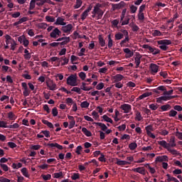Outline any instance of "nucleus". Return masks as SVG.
<instances>
[{"label": "nucleus", "mask_w": 182, "mask_h": 182, "mask_svg": "<svg viewBox=\"0 0 182 182\" xmlns=\"http://www.w3.org/2000/svg\"><path fill=\"white\" fill-rule=\"evenodd\" d=\"M36 3L35 0H31L30 4H29V9H28L29 10L34 9L35 7H36Z\"/></svg>", "instance_id": "nucleus-43"}, {"label": "nucleus", "mask_w": 182, "mask_h": 182, "mask_svg": "<svg viewBox=\"0 0 182 182\" xmlns=\"http://www.w3.org/2000/svg\"><path fill=\"white\" fill-rule=\"evenodd\" d=\"M171 109V105H168V104L161 106V109L163 112H167L168 109Z\"/></svg>", "instance_id": "nucleus-33"}, {"label": "nucleus", "mask_w": 182, "mask_h": 182, "mask_svg": "<svg viewBox=\"0 0 182 182\" xmlns=\"http://www.w3.org/2000/svg\"><path fill=\"white\" fill-rule=\"evenodd\" d=\"M56 144H58V143H48V144H46V146L47 147H49V148L52 149H54L57 147Z\"/></svg>", "instance_id": "nucleus-53"}, {"label": "nucleus", "mask_w": 182, "mask_h": 182, "mask_svg": "<svg viewBox=\"0 0 182 182\" xmlns=\"http://www.w3.org/2000/svg\"><path fill=\"white\" fill-rule=\"evenodd\" d=\"M18 42H20V43H22L23 46H28L29 45V41L24 36H21L18 37Z\"/></svg>", "instance_id": "nucleus-8"}, {"label": "nucleus", "mask_w": 182, "mask_h": 182, "mask_svg": "<svg viewBox=\"0 0 182 182\" xmlns=\"http://www.w3.org/2000/svg\"><path fill=\"white\" fill-rule=\"evenodd\" d=\"M153 95V92H144L143 93L142 95H141L139 97V100H142L146 97H149Z\"/></svg>", "instance_id": "nucleus-19"}, {"label": "nucleus", "mask_w": 182, "mask_h": 182, "mask_svg": "<svg viewBox=\"0 0 182 182\" xmlns=\"http://www.w3.org/2000/svg\"><path fill=\"white\" fill-rule=\"evenodd\" d=\"M134 119L138 122H141L143 120V117L140 112H136Z\"/></svg>", "instance_id": "nucleus-30"}, {"label": "nucleus", "mask_w": 182, "mask_h": 182, "mask_svg": "<svg viewBox=\"0 0 182 182\" xmlns=\"http://www.w3.org/2000/svg\"><path fill=\"white\" fill-rule=\"evenodd\" d=\"M158 45H161V46H167L168 45H171L172 41L171 40H160L157 41Z\"/></svg>", "instance_id": "nucleus-13"}, {"label": "nucleus", "mask_w": 182, "mask_h": 182, "mask_svg": "<svg viewBox=\"0 0 182 182\" xmlns=\"http://www.w3.org/2000/svg\"><path fill=\"white\" fill-rule=\"evenodd\" d=\"M46 20L48 22H54L55 21V18L51 16H46Z\"/></svg>", "instance_id": "nucleus-61"}, {"label": "nucleus", "mask_w": 182, "mask_h": 182, "mask_svg": "<svg viewBox=\"0 0 182 182\" xmlns=\"http://www.w3.org/2000/svg\"><path fill=\"white\" fill-rule=\"evenodd\" d=\"M82 132L87 136V137H91L92 136V134L90 131H89L86 127L82 128Z\"/></svg>", "instance_id": "nucleus-23"}, {"label": "nucleus", "mask_w": 182, "mask_h": 182, "mask_svg": "<svg viewBox=\"0 0 182 182\" xmlns=\"http://www.w3.org/2000/svg\"><path fill=\"white\" fill-rule=\"evenodd\" d=\"M132 171L134 172L138 173L143 176L146 175V170L144 167H137V168H133Z\"/></svg>", "instance_id": "nucleus-10"}, {"label": "nucleus", "mask_w": 182, "mask_h": 182, "mask_svg": "<svg viewBox=\"0 0 182 182\" xmlns=\"http://www.w3.org/2000/svg\"><path fill=\"white\" fill-rule=\"evenodd\" d=\"M102 119L105 122L110 124H113L114 122L112 118L109 117L107 114L102 116Z\"/></svg>", "instance_id": "nucleus-28"}, {"label": "nucleus", "mask_w": 182, "mask_h": 182, "mask_svg": "<svg viewBox=\"0 0 182 182\" xmlns=\"http://www.w3.org/2000/svg\"><path fill=\"white\" fill-rule=\"evenodd\" d=\"M176 116H177V111L174 110V109H171L169 112H168V117H176Z\"/></svg>", "instance_id": "nucleus-46"}, {"label": "nucleus", "mask_w": 182, "mask_h": 182, "mask_svg": "<svg viewBox=\"0 0 182 182\" xmlns=\"http://www.w3.org/2000/svg\"><path fill=\"white\" fill-rule=\"evenodd\" d=\"M153 36H161L162 33L159 30H154L152 33Z\"/></svg>", "instance_id": "nucleus-58"}, {"label": "nucleus", "mask_w": 182, "mask_h": 182, "mask_svg": "<svg viewBox=\"0 0 182 182\" xmlns=\"http://www.w3.org/2000/svg\"><path fill=\"white\" fill-rule=\"evenodd\" d=\"M61 33H62L61 31L58 28H55L50 33V38H58V36H60Z\"/></svg>", "instance_id": "nucleus-9"}, {"label": "nucleus", "mask_w": 182, "mask_h": 182, "mask_svg": "<svg viewBox=\"0 0 182 182\" xmlns=\"http://www.w3.org/2000/svg\"><path fill=\"white\" fill-rule=\"evenodd\" d=\"M176 136L179 139L182 140V132H178V129H177L176 132Z\"/></svg>", "instance_id": "nucleus-63"}, {"label": "nucleus", "mask_w": 182, "mask_h": 182, "mask_svg": "<svg viewBox=\"0 0 182 182\" xmlns=\"http://www.w3.org/2000/svg\"><path fill=\"white\" fill-rule=\"evenodd\" d=\"M89 15V12H87L86 10H85L82 13V14H81V16H80V18H81V19L82 20V21H84V20H85L86 19V18H87V16Z\"/></svg>", "instance_id": "nucleus-47"}, {"label": "nucleus", "mask_w": 182, "mask_h": 182, "mask_svg": "<svg viewBox=\"0 0 182 182\" xmlns=\"http://www.w3.org/2000/svg\"><path fill=\"white\" fill-rule=\"evenodd\" d=\"M145 167L147 168L148 169H149V172L151 173V174H154L156 173V169L155 168H153L150 166L149 164H146L145 165Z\"/></svg>", "instance_id": "nucleus-36"}, {"label": "nucleus", "mask_w": 182, "mask_h": 182, "mask_svg": "<svg viewBox=\"0 0 182 182\" xmlns=\"http://www.w3.org/2000/svg\"><path fill=\"white\" fill-rule=\"evenodd\" d=\"M41 37L38 36V41H33V46H38L41 45V46H45V45H47L46 43H43V40L41 38Z\"/></svg>", "instance_id": "nucleus-15"}, {"label": "nucleus", "mask_w": 182, "mask_h": 182, "mask_svg": "<svg viewBox=\"0 0 182 182\" xmlns=\"http://www.w3.org/2000/svg\"><path fill=\"white\" fill-rule=\"evenodd\" d=\"M120 109L124 111V114H129L132 111V105L129 104H123L120 106Z\"/></svg>", "instance_id": "nucleus-6"}, {"label": "nucleus", "mask_w": 182, "mask_h": 182, "mask_svg": "<svg viewBox=\"0 0 182 182\" xmlns=\"http://www.w3.org/2000/svg\"><path fill=\"white\" fill-rule=\"evenodd\" d=\"M60 62L63 60V63H61V66H65V65H68L69 63V58H67L66 57H61L60 58Z\"/></svg>", "instance_id": "nucleus-34"}, {"label": "nucleus", "mask_w": 182, "mask_h": 182, "mask_svg": "<svg viewBox=\"0 0 182 182\" xmlns=\"http://www.w3.org/2000/svg\"><path fill=\"white\" fill-rule=\"evenodd\" d=\"M145 130L146 132V134L154 131L153 125H148L145 127Z\"/></svg>", "instance_id": "nucleus-50"}, {"label": "nucleus", "mask_w": 182, "mask_h": 182, "mask_svg": "<svg viewBox=\"0 0 182 182\" xmlns=\"http://www.w3.org/2000/svg\"><path fill=\"white\" fill-rule=\"evenodd\" d=\"M80 173H74L73 174V176H71V179L73 180V181H76V180H78L80 179Z\"/></svg>", "instance_id": "nucleus-52"}, {"label": "nucleus", "mask_w": 182, "mask_h": 182, "mask_svg": "<svg viewBox=\"0 0 182 182\" xmlns=\"http://www.w3.org/2000/svg\"><path fill=\"white\" fill-rule=\"evenodd\" d=\"M159 145L161 146L164 147V149H167L168 151L170 149V144H168L166 141L165 140H161L158 141Z\"/></svg>", "instance_id": "nucleus-12"}, {"label": "nucleus", "mask_w": 182, "mask_h": 182, "mask_svg": "<svg viewBox=\"0 0 182 182\" xmlns=\"http://www.w3.org/2000/svg\"><path fill=\"white\" fill-rule=\"evenodd\" d=\"M65 19L61 18V17H58L56 20L55 24L56 25H61L62 26H65V25H66V23L64 22Z\"/></svg>", "instance_id": "nucleus-24"}, {"label": "nucleus", "mask_w": 182, "mask_h": 182, "mask_svg": "<svg viewBox=\"0 0 182 182\" xmlns=\"http://www.w3.org/2000/svg\"><path fill=\"white\" fill-rule=\"evenodd\" d=\"M99 43L101 46H105V40L103 38L102 36H99Z\"/></svg>", "instance_id": "nucleus-48"}, {"label": "nucleus", "mask_w": 182, "mask_h": 182, "mask_svg": "<svg viewBox=\"0 0 182 182\" xmlns=\"http://www.w3.org/2000/svg\"><path fill=\"white\" fill-rule=\"evenodd\" d=\"M82 4V0H76L75 5L74 6L75 9H79Z\"/></svg>", "instance_id": "nucleus-55"}, {"label": "nucleus", "mask_w": 182, "mask_h": 182, "mask_svg": "<svg viewBox=\"0 0 182 182\" xmlns=\"http://www.w3.org/2000/svg\"><path fill=\"white\" fill-rule=\"evenodd\" d=\"M21 173H22V175L26 177V178H29L30 175L28 173V169L26 167H23L21 169Z\"/></svg>", "instance_id": "nucleus-25"}, {"label": "nucleus", "mask_w": 182, "mask_h": 182, "mask_svg": "<svg viewBox=\"0 0 182 182\" xmlns=\"http://www.w3.org/2000/svg\"><path fill=\"white\" fill-rule=\"evenodd\" d=\"M46 86L49 88L50 91H55L57 87V85L54 83L53 81L46 82Z\"/></svg>", "instance_id": "nucleus-14"}, {"label": "nucleus", "mask_w": 182, "mask_h": 182, "mask_svg": "<svg viewBox=\"0 0 182 182\" xmlns=\"http://www.w3.org/2000/svg\"><path fill=\"white\" fill-rule=\"evenodd\" d=\"M117 164L118 166H127L131 164V162H129L127 161L119 160L117 161Z\"/></svg>", "instance_id": "nucleus-29"}, {"label": "nucleus", "mask_w": 182, "mask_h": 182, "mask_svg": "<svg viewBox=\"0 0 182 182\" xmlns=\"http://www.w3.org/2000/svg\"><path fill=\"white\" fill-rule=\"evenodd\" d=\"M89 107H90V103L87 101H84L80 104L81 108L86 109V108H88Z\"/></svg>", "instance_id": "nucleus-44"}, {"label": "nucleus", "mask_w": 182, "mask_h": 182, "mask_svg": "<svg viewBox=\"0 0 182 182\" xmlns=\"http://www.w3.org/2000/svg\"><path fill=\"white\" fill-rule=\"evenodd\" d=\"M124 79V75L121 74H117L113 77V80L114 82H119Z\"/></svg>", "instance_id": "nucleus-22"}, {"label": "nucleus", "mask_w": 182, "mask_h": 182, "mask_svg": "<svg viewBox=\"0 0 182 182\" xmlns=\"http://www.w3.org/2000/svg\"><path fill=\"white\" fill-rule=\"evenodd\" d=\"M73 28V27L72 24H68L67 26H63L61 28V31H63L64 33H68V32H71Z\"/></svg>", "instance_id": "nucleus-11"}, {"label": "nucleus", "mask_w": 182, "mask_h": 182, "mask_svg": "<svg viewBox=\"0 0 182 182\" xmlns=\"http://www.w3.org/2000/svg\"><path fill=\"white\" fill-rule=\"evenodd\" d=\"M53 176L54 178H60L64 177L63 173L62 171H60L58 173H54Z\"/></svg>", "instance_id": "nucleus-38"}, {"label": "nucleus", "mask_w": 182, "mask_h": 182, "mask_svg": "<svg viewBox=\"0 0 182 182\" xmlns=\"http://www.w3.org/2000/svg\"><path fill=\"white\" fill-rule=\"evenodd\" d=\"M77 80V74L70 75L67 78V85L71 87H76L78 85Z\"/></svg>", "instance_id": "nucleus-1"}, {"label": "nucleus", "mask_w": 182, "mask_h": 182, "mask_svg": "<svg viewBox=\"0 0 182 182\" xmlns=\"http://www.w3.org/2000/svg\"><path fill=\"white\" fill-rule=\"evenodd\" d=\"M0 182H11V180L4 176H0Z\"/></svg>", "instance_id": "nucleus-64"}, {"label": "nucleus", "mask_w": 182, "mask_h": 182, "mask_svg": "<svg viewBox=\"0 0 182 182\" xmlns=\"http://www.w3.org/2000/svg\"><path fill=\"white\" fill-rule=\"evenodd\" d=\"M37 6H40L45 4V0H34Z\"/></svg>", "instance_id": "nucleus-62"}, {"label": "nucleus", "mask_w": 182, "mask_h": 182, "mask_svg": "<svg viewBox=\"0 0 182 182\" xmlns=\"http://www.w3.org/2000/svg\"><path fill=\"white\" fill-rule=\"evenodd\" d=\"M138 18L140 21H143L145 19V16L144 12H139L138 14Z\"/></svg>", "instance_id": "nucleus-59"}, {"label": "nucleus", "mask_w": 182, "mask_h": 182, "mask_svg": "<svg viewBox=\"0 0 182 182\" xmlns=\"http://www.w3.org/2000/svg\"><path fill=\"white\" fill-rule=\"evenodd\" d=\"M130 18L128 17L125 18V20L122 21V26H124L125 25H129Z\"/></svg>", "instance_id": "nucleus-54"}, {"label": "nucleus", "mask_w": 182, "mask_h": 182, "mask_svg": "<svg viewBox=\"0 0 182 182\" xmlns=\"http://www.w3.org/2000/svg\"><path fill=\"white\" fill-rule=\"evenodd\" d=\"M78 76L82 80H85L86 79V73H84V72H80L79 74H78Z\"/></svg>", "instance_id": "nucleus-56"}, {"label": "nucleus", "mask_w": 182, "mask_h": 182, "mask_svg": "<svg viewBox=\"0 0 182 182\" xmlns=\"http://www.w3.org/2000/svg\"><path fill=\"white\" fill-rule=\"evenodd\" d=\"M124 36L122 33H117L115 34L114 38L116 41H120V39H123Z\"/></svg>", "instance_id": "nucleus-42"}, {"label": "nucleus", "mask_w": 182, "mask_h": 182, "mask_svg": "<svg viewBox=\"0 0 182 182\" xmlns=\"http://www.w3.org/2000/svg\"><path fill=\"white\" fill-rule=\"evenodd\" d=\"M143 48H144V49H148V50H149L150 53H152V55H159V53H160L161 50L153 48L151 46H143Z\"/></svg>", "instance_id": "nucleus-7"}, {"label": "nucleus", "mask_w": 182, "mask_h": 182, "mask_svg": "<svg viewBox=\"0 0 182 182\" xmlns=\"http://www.w3.org/2000/svg\"><path fill=\"white\" fill-rule=\"evenodd\" d=\"M168 151H169L172 155H173L175 156H181V154H180V152H178V151H177L176 149H172L171 148H169Z\"/></svg>", "instance_id": "nucleus-27"}, {"label": "nucleus", "mask_w": 182, "mask_h": 182, "mask_svg": "<svg viewBox=\"0 0 182 182\" xmlns=\"http://www.w3.org/2000/svg\"><path fill=\"white\" fill-rule=\"evenodd\" d=\"M168 161V156L166 155L159 156L156 158V162H164V161Z\"/></svg>", "instance_id": "nucleus-16"}, {"label": "nucleus", "mask_w": 182, "mask_h": 182, "mask_svg": "<svg viewBox=\"0 0 182 182\" xmlns=\"http://www.w3.org/2000/svg\"><path fill=\"white\" fill-rule=\"evenodd\" d=\"M92 124L100 127L102 132H106L108 129L107 125L104 123H102V122H93Z\"/></svg>", "instance_id": "nucleus-18"}, {"label": "nucleus", "mask_w": 182, "mask_h": 182, "mask_svg": "<svg viewBox=\"0 0 182 182\" xmlns=\"http://www.w3.org/2000/svg\"><path fill=\"white\" fill-rule=\"evenodd\" d=\"M151 91L156 95H161V92L166 91V87L164 85H161L156 89L151 90Z\"/></svg>", "instance_id": "nucleus-5"}, {"label": "nucleus", "mask_w": 182, "mask_h": 182, "mask_svg": "<svg viewBox=\"0 0 182 182\" xmlns=\"http://www.w3.org/2000/svg\"><path fill=\"white\" fill-rule=\"evenodd\" d=\"M124 52L126 53V58H132L134 56V51L129 48H124Z\"/></svg>", "instance_id": "nucleus-21"}, {"label": "nucleus", "mask_w": 182, "mask_h": 182, "mask_svg": "<svg viewBox=\"0 0 182 182\" xmlns=\"http://www.w3.org/2000/svg\"><path fill=\"white\" fill-rule=\"evenodd\" d=\"M8 119L11 121L16 120V115L14 114L13 112H9L8 113Z\"/></svg>", "instance_id": "nucleus-35"}, {"label": "nucleus", "mask_w": 182, "mask_h": 182, "mask_svg": "<svg viewBox=\"0 0 182 182\" xmlns=\"http://www.w3.org/2000/svg\"><path fill=\"white\" fill-rule=\"evenodd\" d=\"M137 9H138V7L134 5H132L130 6V11H131L132 14H135L136 12Z\"/></svg>", "instance_id": "nucleus-60"}, {"label": "nucleus", "mask_w": 182, "mask_h": 182, "mask_svg": "<svg viewBox=\"0 0 182 182\" xmlns=\"http://www.w3.org/2000/svg\"><path fill=\"white\" fill-rule=\"evenodd\" d=\"M166 177H167V182H172V181H176V177L171 176V174L168 173L166 174Z\"/></svg>", "instance_id": "nucleus-49"}, {"label": "nucleus", "mask_w": 182, "mask_h": 182, "mask_svg": "<svg viewBox=\"0 0 182 182\" xmlns=\"http://www.w3.org/2000/svg\"><path fill=\"white\" fill-rule=\"evenodd\" d=\"M5 39H6V45H10V43H11L10 46H14V45L12 44L13 40L9 35H6Z\"/></svg>", "instance_id": "nucleus-26"}, {"label": "nucleus", "mask_w": 182, "mask_h": 182, "mask_svg": "<svg viewBox=\"0 0 182 182\" xmlns=\"http://www.w3.org/2000/svg\"><path fill=\"white\" fill-rule=\"evenodd\" d=\"M58 41H60V43H51L49 44V46H58V45H60L61 46H63L64 45H67L70 41V37H62L57 40Z\"/></svg>", "instance_id": "nucleus-2"}, {"label": "nucleus", "mask_w": 182, "mask_h": 182, "mask_svg": "<svg viewBox=\"0 0 182 182\" xmlns=\"http://www.w3.org/2000/svg\"><path fill=\"white\" fill-rule=\"evenodd\" d=\"M142 58V55L139 53H136V55L134 57V63H136V69H138L141 65V59Z\"/></svg>", "instance_id": "nucleus-4"}, {"label": "nucleus", "mask_w": 182, "mask_h": 182, "mask_svg": "<svg viewBox=\"0 0 182 182\" xmlns=\"http://www.w3.org/2000/svg\"><path fill=\"white\" fill-rule=\"evenodd\" d=\"M21 87L23 89V95L24 97H28L31 94V90H28V85L26 82H22Z\"/></svg>", "instance_id": "nucleus-3"}, {"label": "nucleus", "mask_w": 182, "mask_h": 182, "mask_svg": "<svg viewBox=\"0 0 182 182\" xmlns=\"http://www.w3.org/2000/svg\"><path fill=\"white\" fill-rule=\"evenodd\" d=\"M125 6H126V3L124 1H121L119 4H114L112 6V7H113L114 10H116V9H120L124 7Z\"/></svg>", "instance_id": "nucleus-20"}, {"label": "nucleus", "mask_w": 182, "mask_h": 182, "mask_svg": "<svg viewBox=\"0 0 182 182\" xmlns=\"http://www.w3.org/2000/svg\"><path fill=\"white\" fill-rule=\"evenodd\" d=\"M22 166H23V164L20 162H18L17 164L15 163H13L11 166V167L14 169H18V168H21Z\"/></svg>", "instance_id": "nucleus-41"}, {"label": "nucleus", "mask_w": 182, "mask_h": 182, "mask_svg": "<svg viewBox=\"0 0 182 182\" xmlns=\"http://www.w3.org/2000/svg\"><path fill=\"white\" fill-rule=\"evenodd\" d=\"M138 147V145L136 142H132L129 144V149L131 151H134Z\"/></svg>", "instance_id": "nucleus-31"}, {"label": "nucleus", "mask_w": 182, "mask_h": 182, "mask_svg": "<svg viewBox=\"0 0 182 182\" xmlns=\"http://www.w3.org/2000/svg\"><path fill=\"white\" fill-rule=\"evenodd\" d=\"M100 7H101V4H96L95 6H94V11L97 13V14H98L99 12H102V10L100 9Z\"/></svg>", "instance_id": "nucleus-39"}, {"label": "nucleus", "mask_w": 182, "mask_h": 182, "mask_svg": "<svg viewBox=\"0 0 182 182\" xmlns=\"http://www.w3.org/2000/svg\"><path fill=\"white\" fill-rule=\"evenodd\" d=\"M51 174H50V173H48V174H42L41 175V178L44 180V181H49V180H50L51 179Z\"/></svg>", "instance_id": "nucleus-40"}, {"label": "nucleus", "mask_w": 182, "mask_h": 182, "mask_svg": "<svg viewBox=\"0 0 182 182\" xmlns=\"http://www.w3.org/2000/svg\"><path fill=\"white\" fill-rule=\"evenodd\" d=\"M65 103H66L68 106H71L73 104V105L75 104V102H74L73 98H71V97H68V98H66V100H65Z\"/></svg>", "instance_id": "nucleus-45"}, {"label": "nucleus", "mask_w": 182, "mask_h": 182, "mask_svg": "<svg viewBox=\"0 0 182 182\" xmlns=\"http://www.w3.org/2000/svg\"><path fill=\"white\" fill-rule=\"evenodd\" d=\"M150 69L152 73L156 74L159 72V66L157 65L156 64L151 63L150 65Z\"/></svg>", "instance_id": "nucleus-17"}, {"label": "nucleus", "mask_w": 182, "mask_h": 182, "mask_svg": "<svg viewBox=\"0 0 182 182\" xmlns=\"http://www.w3.org/2000/svg\"><path fill=\"white\" fill-rule=\"evenodd\" d=\"M52 115L53 117H56L58 115V111L57 107H53L52 109Z\"/></svg>", "instance_id": "nucleus-57"}, {"label": "nucleus", "mask_w": 182, "mask_h": 182, "mask_svg": "<svg viewBox=\"0 0 182 182\" xmlns=\"http://www.w3.org/2000/svg\"><path fill=\"white\" fill-rule=\"evenodd\" d=\"M41 134H43L45 136V137H46V138H50V131L42 130L41 132Z\"/></svg>", "instance_id": "nucleus-51"}, {"label": "nucleus", "mask_w": 182, "mask_h": 182, "mask_svg": "<svg viewBox=\"0 0 182 182\" xmlns=\"http://www.w3.org/2000/svg\"><path fill=\"white\" fill-rule=\"evenodd\" d=\"M163 102H167L166 101V95L161 96L158 98H156V102L159 104H161Z\"/></svg>", "instance_id": "nucleus-32"}, {"label": "nucleus", "mask_w": 182, "mask_h": 182, "mask_svg": "<svg viewBox=\"0 0 182 182\" xmlns=\"http://www.w3.org/2000/svg\"><path fill=\"white\" fill-rule=\"evenodd\" d=\"M112 26V28H119L118 25L119 23V19H114L111 21Z\"/></svg>", "instance_id": "nucleus-37"}]
</instances>
